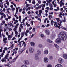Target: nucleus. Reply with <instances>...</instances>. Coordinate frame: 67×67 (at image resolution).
I'll return each instance as SVG.
<instances>
[{
  "mask_svg": "<svg viewBox=\"0 0 67 67\" xmlns=\"http://www.w3.org/2000/svg\"><path fill=\"white\" fill-rule=\"evenodd\" d=\"M6 35H9V33H8V32L7 31L6 32Z\"/></svg>",
  "mask_w": 67,
  "mask_h": 67,
  "instance_id": "obj_60",
  "label": "nucleus"
},
{
  "mask_svg": "<svg viewBox=\"0 0 67 67\" xmlns=\"http://www.w3.org/2000/svg\"><path fill=\"white\" fill-rule=\"evenodd\" d=\"M47 42H48L50 43H51L53 42V41H51V40L50 39H47Z\"/></svg>",
  "mask_w": 67,
  "mask_h": 67,
  "instance_id": "obj_20",
  "label": "nucleus"
},
{
  "mask_svg": "<svg viewBox=\"0 0 67 67\" xmlns=\"http://www.w3.org/2000/svg\"><path fill=\"white\" fill-rule=\"evenodd\" d=\"M59 62L61 64H62L63 62V59L62 58H60L58 60Z\"/></svg>",
  "mask_w": 67,
  "mask_h": 67,
  "instance_id": "obj_8",
  "label": "nucleus"
},
{
  "mask_svg": "<svg viewBox=\"0 0 67 67\" xmlns=\"http://www.w3.org/2000/svg\"><path fill=\"white\" fill-rule=\"evenodd\" d=\"M21 67H27L26 65H23L21 66Z\"/></svg>",
  "mask_w": 67,
  "mask_h": 67,
  "instance_id": "obj_32",
  "label": "nucleus"
},
{
  "mask_svg": "<svg viewBox=\"0 0 67 67\" xmlns=\"http://www.w3.org/2000/svg\"><path fill=\"white\" fill-rule=\"evenodd\" d=\"M12 35H9L8 36V40H9V41L10 40V39H11V38H12Z\"/></svg>",
  "mask_w": 67,
  "mask_h": 67,
  "instance_id": "obj_17",
  "label": "nucleus"
},
{
  "mask_svg": "<svg viewBox=\"0 0 67 67\" xmlns=\"http://www.w3.org/2000/svg\"><path fill=\"white\" fill-rule=\"evenodd\" d=\"M56 42L57 44H59L61 43V40L59 38H58L56 40Z\"/></svg>",
  "mask_w": 67,
  "mask_h": 67,
  "instance_id": "obj_4",
  "label": "nucleus"
},
{
  "mask_svg": "<svg viewBox=\"0 0 67 67\" xmlns=\"http://www.w3.org/2000/svg\"><path fill=\"white\" fill-rule=\"evenodd\" d=\"M49 58L50 59H53V56H50L49 57Z\"/></svg>",
  "mask_w": 67,
  "mask_h": 67,
  "instance_id": "obj_25",
  "label": "nucleus"
},
{
  "mask_svg": "<svg viewBox=\"0 0 67 67\" xmlns=\"http://www.w3.org/2000/svg\"><path fill=\"white\" fill-rule=\"evenodd\" d=\"M15 9V8H12V11H14Z\"/></svg>",
  "mask_w": 67,
  "mask_h": 67,
  "instance_id": "obj_44",
  "label": "nucleus"
},
{
  "mask_svg": "<svg viewBox=\"0 0 67 67\" xmlns=\"http://www.w3.org/2000/svg\"><path fill=\"white\" fill-rule=\"evenodd\" d=\"M19 31L20 32H21V31H22V29H21V27H19Z\"/></svg>",
  "mask_w": 67,
  "mask_h": 67,
  "instance_id": "obj_29",
  "label": "nucleus"
},
{
  "mask_svg": "<svg viewBox=\"0 0 67 67\" xmlns=\"http://www.w3.org/2000/svg\"><path fill=\"white\" fill-rule=\"evenodd\" d=\"M41 2H42L41 1H38V3H39V4H40L41 3Z\"/></svg>",
  "mask_w": 67,
  "mask_h": 67,
  "instance_id": "obj_49",
  "label": "nucleus"
},
{
  "mask_svg": "<svg viewBox=\"0 0 67 67\" xmlns=\"http://www.w3.org/2000/svg\"><path fill=\"white\" fill-rule=\"evenodd\" d=\"M54 45L57 48H58V49L59 48V46L58 45L56 44H54Z\"/></svg>",
  "mask_w": 67,
  "mask_h": 67,
  "instance_id": "obj_24",
  "label": "nucleus"
},
{
  "mask_svg": "<svg viewBox=\"0 0 67 67\" xmlns=\"http://www.w3.org/2000/svg\"><path fill=\"white\" fill-rule=\"evenodd\" d=\"M35 60H37L39 59V57H38V55L37 54H36L35 55Z\"/></svg>",
  "mask_w": 67,
  "mask_h": 67,
  "instance_id": "obj_7",
  "label": "nucleus"
},
{
  "mask_svg": "<svg viewBox=\"0 0 67 67\" xmlns=\"http://www.w3.org/2000/svg\"><path fill=\"white\" fill-rule=\"evenodd\" d=\"M3 53H5V50H3Z\"/></svg>",
  "mask_w": 67,
  "mask_h": 67,
  "instance_id": "obj_58",
  "label": "nucleus"
},
{
  "mask_svg": "<svg viewBox=\"0 0 67 67\" xmlns=\"http://www.w3.org/2000/svg\"><path fill=\"white\" fill-rule=\"evenodd\" d=\"M58 37L62 41H66L67 38L66 33L65 32H62L58 34Z\"/></svg>",
  "mask_w": 67,
  "mask_h": 67,
  "instance_id": "obj_1",
  "label": "nucleus"
},
{
  "mask_svg": "<svg viewBox=\"0 0 67 67\" xmlns=\"http://www.w3.org/2000/svg\"><path fill=\"white\" fill-rule=\"evenodd\" d=\"M3 2H0V6H1V5H3Z\"/></svg>",
  "mask_w": 67,
  "mask_h": 67,
  "instance_id": "obj_31",
  "label": "nucleus"
},
{
  "mask_svg": "<svg viewBox=\"0 0 67 67\" xmlns=\"http://www.w3.org/2000/svg\"><path fill=\"white\" fill-rule=\"evenodd\" d=\"M32 4H35V1H34L33 2H32Z\"/></svg>",
  "mask_w": 67,
  "mask_h": 67,
  "instance_id": "obj_34",
  "label": "nucleus"
},
{
  "mask_svg": "<svg viewBox=\"0 0 67 67\" xmlns=\"http://www.w3.org/2000/svg\"><path fill=\"white\" fill-rule=\"evenodd\" d=\"M35 28H34L33 29V32H35Z\"/></svg>",
  "mask_w": 67,
  "mask_h": 67,
  "instance_id": "obj_62",
  "label": "nucleus"
},
{
  "mask_svg": "<svg viewBox=\"0 0 67 67\" xmlns=\"http://www.w3.org/2000/svg\"><path fill=\"white\" fill-rule=\"evenodd\" d=\"M25 21V20L24 19H23V22H21V24H22V23H24V21Z\"/></svg>",
  "mask_w": 67,
  "mask_h": 67,
  "instance_id": "obj_42",
  "label": "nucleus"
},
{
  "mask_svg": "<svg viewBox=\"0 0 67 67\" xmlns=\"http://www.w3.org/2000/svg\"><path fill=\"white\" fill-rule=\"evenodd\" d=\"M44 54L46 55L48 54V50H46L44 51Z\"/></svg>",
  "mask_w": 67,
  "mask_h": 67,
  "instance_id": "obj_13",
  "label": "nucleus"
},
{
  "mask_svg": "<svg viewBox=\"0 0 67 67\" xmlns=\"http://www.w3.org/2000/svg\"><path fill=\"white\" fill-rule=\"evenodd\" d=\"M50 25L49 24H48L47 25H46V27H48V26H49Z\"/></svg>",
  "mask_w": 67,
  "mask_h": 67,
  "instance_id": "obj_38",
  "label": "nucleus"
},
{
  "mask_svg": "<svg viewBox=\"0 0 67 67\" xmlns=\"http://www.w3.org/2000/svg\"><path fill=\"white\" fill-rule=\"evenodd\" d=\"M35 9L36 10H38V9H39V8H38V7H37L35 8Z\"/></svg>",
  "mask_w": 67,
  "mask_h": 67,
  "instance_id": "obj_48",
  "label": "nucleus"
},
{
  "mask_svg": "<svg viewBox=\"0 0 67 67\" xmlns=\"http://www.w3.org/2000/svg\"><path fill=\"white\" fill-rule=\"evenodd\" d=\"M55 67H62V65L60 64H58Z\"/></svg>",
  "mask_w": 67,
  "mask_h": 67,
  "instance_id": "obj_19",
  "label": "nucleus"
},
{
  "mask_svg": "<svg viewBox=\"0 0 67 67\" xmlns=\"http://www.w3.org/2000/svg\"><path fill=\"white\" fill-rule=\"evenodd\" d=\"M16 60V59H15V58L13 60V62H15V61Z\"/></svg>",
  "mask_w": 67,
  "mask_h": 67,
  "instance_id": "obj_33",
  "label": "nucleus"
},
{
  "mask_svg": "<svg viewBox=\"0 0 67 67\" xmlns=\"http://www.w3.org/2000/svg\"><path fill=\"white\" fill-rule=\"evenodd\" d=\"M53 23H55V22L53 21V20H51V25H53Z\"/></svg>",
  "mask_w": 67,
  "mask_h": 67,
  "instance_id": "obj_18",
  "label": "nucleus"
},
{
  "mask_svg": "<svg viewBox=\"0 0 67 67\" xmlns=\"http://www.w3.org/2000/svg\"><path fill=\"white\" fill-rule=\"evenodd\" d=\"M49 18L50 19H51V18H52L53 17H52V15H49Z\"/></svg>",
  "mask_w": 67,
  "mask_h": 67,
  "instance_id": "obj_35",
  "label": "nucleus"
},
{
  "mask_svg": "<svg viewBox=\"0 0 67 67\" xmlns=\"http://www.w3.org/2000/svg\"><path fill=\"white\" fill-rule=\"evenodd\" d=\"M25 42L23 41L20 42L19 43V45H20V47H22L23 46V44L25 45Z\"/></svg>",
  "mask_w": 67,
  "mask_h": 67,
  "instance_id": "obj_2",
  "label": "nucleus"
},
{
  "mask_svg": "<svg viewBox=\"0 0 67 67\" xmlns=\"http://www.w3.org/2000/svg\"><path fill=\"white\" fill-rule=\"evenodd\" d=\"M28 14H30V13H31V12H30V11H29L28 12Z\"/></svg>",
  "mask_w": 67,
  "mask_h": 67,
  "instance_id": "obj_64",
  "label": "nucleus"
},
{
  "mask_svg": "<svg viewBox=\"0 0 67 67\" xmlns=\"http://www.w3.org/2000/svg\"><path fill=\"white\" fill-rule=\"evenodd\" d=\"M38 20H39L40 21V22H41V19H40V18H38Z\"/></svg>",
  "mask_w": 67,
  "mask_h": 67,
  "instance_id": "obj_40",
  "label": "nucleus"
},
{
  "mask_svg": "<svg viewBox=\"0 0 67 67\" xmlns=\"http://www.w3.org/2000/svg\"><path fill=\"white\" fill-rule=\"evenodd\" d=\"M23 23L22 24H20V26L21 27V28H22V29H23V26L22 25V24L23 25H25V24L24 23Z\"/></svg>",
  "mask_w": 67,
  "mask_h": 67,
  "instance_id": "obj_15",
  "label": "nucleus"
},
{
  "mask_svg": "<svg viewBox=\"0 0 67 67\" xmlns=\"http://www.w3.org/2000/svg\"><path fill=\"white\" fill-rule=\"evenodd\" d=\"M4 55V54L3 53H2V54H1L0 55L1 57H3V56Z\"/></svg>",
  "mask_w": 67,
  "mask_h": 67,
  "instance_id": "obj_36",
  "label": "nucleus"
},
{
  "mask_svg": "<svg viewBox=\"0 0 67 67\" xmlns=\"http://www.w3.org/2000/svg\"><path fill=\"white\" fill-rule=\"evenodd\" d=\"M21 36H22V37H23L24 36V32H21Z\"/></svg>",
  "mask_w": 67,
  "mask_h": 67,
  "instance_id": "obj_27",
  "label": "nucleus"
},
{
  "mask_svg": "<svg viewBox=\"0 0 67 67\" xmlns=\"http://www.w3.org/2000/svg\"><path fill=\"white\" fill-rule=\"evenodd\" d=\"M26 9V8L25 7L23 9V11H25V10Z\"/></svg>",
  "mask_w": 67,
  "mask_h": 67,
  "instance_id": "obj_46",
  "label": "nucleus"
},
{
  "mask_svg": "<svg viewBox=\"0 0 67 67\" xmlns=\"http://www.w3.org/2000/svg\"><path fill=\"white\" fill-rule=\"evenodd\" d=\"M59 18H62V16L60 14L59 15Z\"/></svg>",
  "mask_w": 67,
  "mask_h": 67,
  "instance_id": "obj_41",
  "label": "nucleus"
},
{
  "mask_svg": "<svg viewBox=\"0 0 67 67\" xmlns=\"http://www.w3.org/2000/svg\"><path fill=\"white\" fill-rule=\"evenodd\" d=\"M7 40V38H5L3 39V41H4V43H7V41H6Z\"/></svg>",
  "mask_w": 67,
  "mask_h": 67,
  "instance_id": "obj_11",
  "label": "nucleus"
},
{
  "mask_svg": "<svg viewBox=\"0 0 67 67\" xmlns=\"http://www.w3.org/2000/svg\"><path fill=\"white\" fill-rule=\"evenodd\" d=\"M8 59V56L7 55H6L5 57H4L2 59L1 61L2 62H5V63L7 62L6 61V59Z\"/></svg>",
  "mask_w": 67,
  "mask_h": 67,
  "instance_id": "obj_3",
  "label": "nucleus"
},
{
  "mask_svg": "<svg viewBox=\"0 0 67 67\" xmlns=\"http://www.w3.org/2000/svg\"><path fill=\"white\" fill-rule=\"evenodd\" d=\"M47 67H52V65H48Z\"/></svg>",
  "mask_w": 67,
  "mask_h": 67,
  "instance_id": "obj_39",
  "label": "nucleus"
},
{
  "mask_svg": "<svg viewBox=\"0 0 67 67\" xmlns=\"http://www.w3.org/2000/svg\"><path fill=\"white\" fill-rule=\"evenodd\" d=\"M24 63L25 65H28L29 63V62L28 60H25L24 61Z\"/></svg>",
  "mask_w": 67,
  "mask_h": 67,
  "instance_id": "obj_9",
  "label": "nucleus"
},
{
  "mask_svg": "<svg viewBox=\"0 0 67 67\" xmlns=\"http://www.w3.org/2000/svg\"><path fill=\"white\" fill-rule=\"evenodd\" d=\"M60 7H62V5L63 6L64 5V4L63 3V1H60Z\"/></svg>",
  "mask_w": 67,
  "mask_h": 67,
  "instance_id": "obj_14",
  "label": "nucleus"
},
{
  "mask_svg": "<svg viewBox=\"0 0 67 67\" xmlns=\"http://www.w3.org/2000/svg\"><path fill=\"white\" fill-rule=\"evenodd\" d=\"M7 12H8V14H10V12H9V10H7Z\"/></svg>",
  "mask_w": 67,
  "mask_h": 67,
  "instance_id": "obj_56",
  "label": "nucleus"
},
{
  "mask_svg": "<svg viewBox=\"0 0 67 67\" xmlns=\"http://www.w3.org/2000/svg\"><path fill=\"white\" fill-rule=\"evenodd\" d=\"M27 8L28 9V10H30V9H31V7H28V8Z\"/></svg>",
  "mask_w": 67,
  "mask_h": 67,
  "instance_id": "obj_57",
  "label": "nucleus"
},
{
  "mask_svg": "<svg viewBox=\"0 0 67 67\" xmlns=\"http://www.w3.org/2000/svg\"><path fill=\"white\" fill-rule=\"evenodd\" d=\"M38 7L39 9H40V8H41V7H42V5L39 6Z\"/></svg>",
  "mask_w": 67,
  "mask_h": 67,
  "instance_id": "obj_52",
  "label": "nucleus"
},
{
  "mask_svg": "<svg viewBox=\"0 0 67 67\" xmlns=\"http://www.w3.org/2000/svg\"><path fill=\"white\" fill-rule=\"evenodd\" d=\"M41 37L42 38L43 37H44V35L43 34H41Z\"/></svg>",
  "mask_w": 67,
  "mask_h": 67,
  "instance_id": "obj_28",
  "label": "nucleus"
},
{
  "mask_svg": "<svg viewBox=\"0 0 67 67\" xmlns=\"http://www.w3.org/2000/svg\"><path fill=\"white\" fill-rule=\"evenodd\" d=\"M29 52L30 53H33L34 52V49L32 48L31 47L29 49Z\"/></svg>",
  "mask_w": 67,
  "mask_h": 67,
  "instance_id": "obj_6",
  "label": "nucleus"
},
{
  "mask_svg": "<svg viewBox=\"0 0 67 67\" xmlns=\"http://www.w3.org/2000/svg\"><path fill=\"white\" fill-rule=\"evenodd\" d=\"M45 32L47 35H49V34H50L49 31L47 29L45 30Z\"/></svg>",
  "mask_w": 67,
  "mask_h": 67,
  "instance_id": "obj_5",
  "label": "nucleus"
},
{
  "mask_svg": "<svg viewBox=\"0 0 67 67\" xmlns=\"http://www.w3.org/2000/svg\"><path fill=\"white\" fill-rule=\"evenodd\" d=\"M6 4H7L8 5H9V2H7L6 3Z\"/></svg>",
  "mask_w": 67,
  "mask_h": 67,
  "instance_id": "obj_53",
  "label": "nucleus"
},
{
  "mask_svg": "<svg viewBox=\"0 0 67 67\" xmlns=\"http://www.w3.org/2000/svg\"><path fill=\"white\" fill-rule=\"evenodd\" d=\"M52 5H53L52 4H50L49 6L51 7H53V6Z\"/></svg>",
  "mask_w": 67,
  "mask_h": 67,
  "instance_id": "obj_45",
  "label": "nucleus"
},
{
  "mask_svg": "<svg viewBox=\"0 0 67 67\" xmlns=\"http://www.w3.org/2000/svg\"><path fill=\"white\" fill-rule=\"evenodd\" d=\"M63 57L65 59H67V55L66 54H64L63 55Z\"/></svg>",
  "mask_w": 67,
  "mask_h": 67,
  "instance_id": "obj_12",
  "label": "nucleus"
},
{
  "mask_svg": "<svg viewBox=\"0 0 67 67\" xmlns=\"http://www.w3.org/2000/svg\"><path fill=\"white\" fill-rule=\"evenodd\" d=\"M4 32H6L7 31V29L4 28Z\"/></svg>",
  "mask_w": 67,
  "mask_h": 67,
  "instance_id": "obj_59",
  "label": "nucleus"
},
{
  "mask_svg": "<svg viewBox=\"0 0 67 67\" xmlns=\"http://www.w3.org/2000/svg\"><path fill=\"white\" fill-rule=\"evenodd\" d=\"M38 47L39 48H41V47H43V45L41 44H40L38 45Z\"/></svg>",
  "mask_w": 67,
  "mask_h": 67,
  "instance_id": "obj_22",
  "label": "nucleus"
},
{
  "mask_svg": "<svg viewBox=\"0 0 67 67\" xmlns=\"http://www.w3.org/2000/svg\"><path fill=\"white\" fill-rule=\"evenodd\" d=\"M44 62L45 63H47L48 61V58H44Z\"/></svg>",
  "mask_w": 67,
  "mask_h": 67,
  "instance_id": "obj_10",
  "label": "nucleus"
},
{
  "mask_svg": "<svg viewBox=\"0 0 67 67\" xmlns=\"http://www.w3.org/2000/svg\"><path fill=\"white\" fill-rule=\"evenodd\" d=\"M54 26H56L55 27H58V29H60V26H58L57 25V24L55 23L54 24Z\"/></svg>",
  "mask_w": 67,
  "mask_h": 67,
  "instance_id": "obj_16",
  "label": "nucleus"
},
{
  "mask_svg": "<svg viewBox=\"0 0 67 67\" xmlns=\"http://www.w3.org/2000/svg\"><path fill=\"white\" fill-rule=\"evenodd\" d=\"M41 51L40 50H38L37 51V54L38 55H41Z\"/></svg>",
  "mask_w": 67,
  "mask_h": 67,
  "instance_id": "obj_21",
  "label": "nucleus"
},
{
  "mask_svg": "<svg viewBox=\"0 0 67 67\" xmlns=\"http://www.w3.org/2000/svg\"><path fill=\"white\" fill-rule=\"evenodd\" d=\"M31 24H32V25H33V21H31Z\"/></svg>",
  "mask_w": 67,
  "mask_h": 67,
  "instance_id": "obj_55",
  "label": "nucleus"
},
{
  "mask_svg": "<svg viewBox=\"0 0 67 67\" xmlns=\"http://www.w3.org/2000/svg\"><path fill=\"white\" fill-rule=\"evenodd\" d=\"M18 10H17L16 12V13H15V14H18Z\"/></svg>",
  "mask_w": 67,
  "mask_h": 67,
  "instance_id": "obj_50",
  "label": "nucleus"
},
{
  "mask_svg": "<svg viewBox=\"0 0 67 67\" xmlns=\"http://www.w3.org/2000/svg\"><path fill=\"white\" fill-rule=\"evenodd\" d=\"M8 67H11V65L9 63L8 64Z\"/></svg>",
  "mask_w": 67,
  "mask_h": 67,
  "instance_id": "obj_47",
  "label": "nucleus"
},
{
  "mask_svg": "<svg viewBox=\"0 0 67 67\" xmlns=\"http://www.w3.org/2000/svg\"><path fill=\"white\" fill-rule=\"evenodd\" d=\"M21 40V39H19V40H18V43H20V40Z\"/></svg>",
  "mask_w": 67,
  "mask_h": 67,
  "instance_id": "obj_54",
  "label": "nucleus"
},
{
  "mask_svg": "<svg viewBox=\"0 0 67 67\" xmlns=\"http://www.w3.org/2000/svg\"><path fill=\"white\" fill-rule=\"evenodd\" d=\"M30 44L31 46H33L34 45V43L33 42H31L30 43Z\"/></svg>",
  "mask_w": 67,
  "mask_h": 67,
  "instance_id": "obj_23",
  "label": "nucleus"
},
{
  "mask_svg": "<svg viewBox=\"0 0 67 67\" xmlns=\"http://www.w3.org/2000/svg\"><path fill=\"white\" fill-rule=\"evenodd\" d=\"M4 50L5 51H7V50H8V48H7V47H5L4 48Z\"/></svg>",
  "mask_w": 67,
  "mask_h": 67,
  "instance_id": "obj_37",
  "label": "nucleus"
},
{
  "mask_svg": "<svg viewBox=\"0 0 67 67\" xmlns=\"http://www.w3.org/2000/svg\"><path fill=\"white\" fill-rule=\"evenodd\" d=\"M53 9V8L52 7H50V10H52Z\"/></svg>",
  "mask_w": 67,
  "mask_h": 67,
  "instance_id": "obj_51",
  "label": "nucleus"
},
{
  "mask_svg": "<svg viewBox=\"0 0 67 67\" xmlns=\"http://www.w3.org/2000/svg\"><path fill=\"white\" fill-rule=\"evenodd\" d=\"M14 46V44H13L10 47L11 49H13V48Z\"/></svg>",
  "mask_w": 67,
  "mask_h": 67,
  "instance_id": "obj_26",
  "label": "nucleus"
},
{
  "mask_svg": "<svg viewBox=\"0 0 67 67\" xmlns=\"http://www.w3.org/2000/svg\"><path fill=\"white\" fill-rule=\"evenodd\" d=\"M46 9L47 10H49V7H47L46 8Z\"/></svg>",
  "mask_w": 67,
  "mask_h": 67,
  "instance_id": "obj_61",
  "label": "nucleus"
},
{
  "mask_svg": "<svg viewBox=\"0 0 67 67\" xmlns=\"http://www.w3.org/2000/svg\"><path fill=\"white\" fill-rule=\"evenodd\" d=\"M41 13H39V14H38V16H41V15H41Z\"/></svg>",
  "mask_w": 67,
  "mask_h": 67,
  "instance_id": "obj_43",
  "label": "nucleus"
},
{
  "mask_svg": "<svg viewBox=\"0 0 67 67\" xmlns=\"http://www.w3.org/2000/svg\"><path fill=\"white\" fill-rule=\"evenodd\" d=\"M18 32H17V31H15V34H16H16L17 35L18 34Z\"/></svg>",
  "mask_w": 67,
  "mask_h": 67,
  "instance_id": "obj_63",
  "label": "nucleus"
},
{
  "mask_svg": "<svg viewBox=\"0 0 67 67\" xmlns=\"http://www.w3.org/2000/svg\"><path fill=\"white\" fill-rule=\"evenodd\" d=\"M42 10H39V13H42Z\"/></svg>",
  "mask_w": 67,
  "mask_h": 67,
  "instance_id": "obj_30",
  "label": "nucleus"
}]
</instances>
